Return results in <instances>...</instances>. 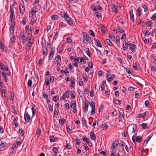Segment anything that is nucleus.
<instances>
[{
    "label": "nucleus",
    "mask_w": 156,
    "mask_h": 156,
    "mask_svg": "<svg viewBox=\"0 0 156 156\" xmlns=\"http://www.w3.org/2000/svg\"><path fill=\"white\" fill-rule=\"evenodd\" d=\"M119 144V141L117 140H115L112 143V146L110 147V149L112 150V149L115 148L116 147H117Z\"/></svg>",
    "instance_id": "8"
},
{
    "label": "nucleus",
    "mask_w": 156,
    "mask_h": 156,
    "mask_svg": "<svg viewBox=\"0 0 156 156\" xmlns=\"http://www.w3.org/2000/svg\"><path fill=\"white\" fill-rule=\"evenodd\" d=\"M143 8L144 9V11L145 12H146L148 10V7L145 5L143 6Z\"/></svg>",
    "instance_id": "45"
},
{
    "label": "nucleus",
    "mask_w": 156,
    "mask_h": 156,
    "mask_svg": "<svg viewBox=\"0 0 156 156\" xmlns=\"http://www.w3.org/2000/svg\"><path fill=\"white\" fill-rule=\"evenodd\" d=\"M113 102L116 104L120 105L121 104V101L118 99L115 98L113 99Z\"/></svg>",
    "instance_id": "20"
},
{
    "label": "nucleus",
    "mask_w": 156,
    "mask_h": 156,
    "mask_svg": "<svg viewBox=\"0 0 156 156\" xmlns=\"http://www.w3.org/2000/svg\"><path fill=\"white\" fill-rule=\"evenodd\" d=\"M137 127L135 126V125H134L133 126V131H132V132L133 133H134L136 131V129H137Z\"/></svg>",
    "instance_id": "50"
},
{
    "label": "nucleus",
    "mask_w": 156,
    "mask_h": 156,
    "mask_svg": "<svg viewBox=\"0 0 156 156\" xmlns=\"http://www.w3.org/2000/svg\"><path fill=\"white\" fill-rule=\"evenodd\" d=\"M38 11V10H36L34 9H32L30 12L29 15H31V17L35 15L36 12Z\"/></svg>",
    "instance_id": "19"
},
{
    "label": "nucleus",
    "mask_w": 156,
    "mask_h": 156,
    "mask_svg": "<svg viewBox=\"0 0 156 156\" xmlns=\"http://www.w3.org/2000/svg\"><path fill=\"white\" fill-rule=\"evenodd\" d=\"M2 75L3 79L5 82H8L9 81V79L7 77L5 73V72H2Z\"/></svg>",
    "instance_id": "18"
},
{
    "label": "nucleus",
    "mask_w": 156,
    "mask_h": 156,
    "mask_svg": "<svg viewBox=\"0 0 156 156\" xmlns=\"http://www.w3.org/2000/svg\"><path fill=\"white\" fill-rule=\"evenodd\" d=\"M89 34L90 35H92L93 36H95V34H94V32L91 30H89Z\"/></svg>",
    "instance_id": "56"
},
{
    "label": "nucleus",
    "mask_w": 156,
    "mask_h": 156,
    "mask_svg": "<svg viewBox=\"0 0 156 156\" xmlns=\"http://www.w3.org/2000/svg\"><path fill=\"white\" fill-rule=\"evenodd\" d=\"M151 137H150L149 139H148L147 140V141H144V144H143V145H144V146H146L147 144V143L148 142V141L150 140V139H151Z\"/></svg>",
    "instance_id": "47"
},
{
    "label": "nucleus",
    "mask_w": 156,
    "mask_h": 156,
    "mask_svg": "<svg viewBox=\"0 0 156 156\" xmlns=\"http://www.w3.org/2000/svg\"><path fill=\"white\" fill-rule=\"evenodd\" d=\"M60 15L62 17H64L65 19L67 18L68 16V15L66 14L65 12H61Z\"/></svg>",
    "instance_id": "23"
},
{
    "label": "nucleus",
    "mask_w": 156,
    "mask_h": 156,
    "mask_svg": "<svg viewBox=\"0 0 156 156\" xmlns=\"http://www.w3.org/2000/svg\"><path fill=\"white\" fill-rule=\"evenodd\" d=\"M36 19L32 18V19L31 20V22L32 23V25H33L34 23L36 21Z\"/></svg>",
    "instance_id": "58"
},
{
    "label": "nucleus",
    "mask_w": 156,
    "mask_h": 156,
    "mask_svg": "<svg viewBox=\"0 0 156 156\" xmlns=\"http://www.w3.org/2000/svg\"><path fill=\"white\" fill-rule=\"evenodd\" d=\"M119 118L120 119L119 120V122H120L121 120H122L124 119V115L123 114V112H122L119 111Z\"/></svg>",
    "instance_id": "14"
},
{
    "label": "nucleus",
    "mask_w": 156,
    "mask_h": 156,
    "mask_svg": "<svg viewBox=\"0 0 156 156\" xmlns=\"http://www.w3.org/2000/svg\"><path fill=\"white\" fill-rule=\"evenodd\" d=\"M52 151H53L54 153H55V154H54L55 156H56L57 155V154L56 153L58 151V149L56 147H54L52 149Z\"/></svg>",
    "instance_id": "37"
},
{
    "label": "nucleus",
    "mask_w": 156,
    "mask_h": 156,
    "mask_svg": "<svg viewBox=\"0 0 156 156\" xmlns=\"http://www.w3.org/2000/svg\"><path fill=\"white\" fill-rule=\"evenodd\" d=\"M49 138L51 142H55L58 141L57 138L53 136H50Z\"/></svg>",
    "instance_id": "15"
},
{
    "label": "nucleus",
    "mask_w": 156,
    "mask_h": 156,
    "mask_svg": "<svg viewBox=\"0 0 156 156\" xmlns=\"http://www.w3.org/2000/svg\"><path fill=\"white\" fill-rule=\"evenodd\" d=\"M137 11L138 13V14L140 16L142 15L141 10L140 8H139L137 10Z\"/></svg>",
    "instance_id": "54"
},
{
    "label": "nucleus",
    "mask_w": 156,
    "mask_h": 156,
    "mask_svg": "<svg viewBox=\"0 0 156 156\" xmlns=\"http://www.w3.org/2000/svg\"><path fill=\"white\" fill-rule=\"evenodd\" d=\"M126 38V34L125 33L123 34L121 37V39L122 40H123V39H125Z\"/></svg>",
    "instance_id": "49"
},
{
    "label": "nucleus",
    "mask_w": 156,
    "mask_h": 156,
    "mask_svg": "<svg viewBox=\"0 0 156 156\" xmlns=\"http://www.w3.org/2000/svg\"><path fill=\"white\" fill-rule=\"evenodd\" d=\"M113 6L112 7V11L114 12H116L118 7L115 6L114 4H113Z\"/></svg>",
    "instance_id": "28"
},
{
    "label": "nucleus",
    "mask_w": 156,
    "mask_h": 156,
    "mask_svg": "<svg viewBox=\"0 0 156 156\" xmlns=\"http://www.w3.org/2000/svg\"><path fill=\"white\" fill-rule=\"evenodd\" d=\"M89 104L92 108L90 114L91 115H93L95 113V103L94 102L92 101L91 102H90Z\"/></svg>",
    "instance_id": "3"
},
{
    "label": "nucleus",
    "mask_w": 156,
    "mask_h": 156,
    "mask_svg": "<svg viewBox=\"0 0 156 156\" xmlns=\"http://www.w3.org/2000/svg\"><path fill=\"white\" fill-rule=\"evenodd\" d=\"M70 96L71 98L73 99H74L75 98V93L74 91L73 90L71 91V94Z\"/></svg>",
    "instance_id": "40"
},
{
    "label": "nucleus",
    "mask_w": 156,
    "mask_h": 156,
    "mask_svg": "<svg viewBox=\"0 0 156 156\" xmlns=\"http://www.w3.org/2000/svg\"><path fill=\"white\" fill-rule=\"evenodd\" d=\"M14 5H12L11 6H10V14H14Z\"/></svg>",
    "instance_id": "29"
},
{
    "label": "nucleus",
    "mask_w": 156,
    "mask_h": 156,
    "mask_svg": "<svg viewBox=\"0 0 156 156\" xmlns=\"http://www.w3.org/2000/svg\"><path fill=\"white\" fill-rule=\"evenodd\" d=\"M109 36H110V37L112 40V41L114 40L115 37L113 34H110Z\"/></svg>",
    "instance_id": "46"
},
{
    "label": "nucleus",
    "mask_w": 156,
    "mask_h": 156,
    "mask_svg": "<svg viewBox=\"0 0 156 156\" xmlns=\"http://www.w3.org/2000/svg\"><path fill=\"white\" fill-rule=\"evenodd\" d=\"M146 115V112L143 113L142 114H138L137 115V117L139 118L142 117L143 118H144L145 116Z\"/></svg>",
    "instance_id": "26"
},
{
    "label": "nucleus",
    "mask_w": 156,
    "mask_h": 156,
    "mask_svg": "<svg viewBox=\"0 0 156 156\" xmlns=\"http://www.w3.org/2000/svg\"><path fill=\"white\" fill-rule=\"evenodd\" d=\"M142 137L140 136H137L136 138V141L138 142H140L142 140Z\"/></svg>",
    "instance_id": "31"
},
{
    "label": "nucleus",
    "mask_w": 156,
    "mask_h": 156,
    "mask_svg": "<svg viewBox=\"0 0 156 156\" xmlns=\"http://www.w3.org/2000/svg\"><path fill=\"white\" fill-rule=\"evenodd\" d=\"M14 29L12 28H9V31L11 34L13 35L14 32Z\"/></svg>",
    "instance_id": "60"
},
{
    "label": "nucleus",
    "mask_w": 156,
    "mask_h": 156,
    "mask_svg": "<svg viewBox=\"0 0 156 156\" xmlns=\"http://www.w3.org/2000/svg\"><path fill=\"white\" fill-rule=\"evenodd\" d=\"M70 92V91L69 90H67L66 93L65 94L66 95V97L68 98L69 97V93Z\"/></svg>",
    "instance_id": "55"
},
{
    "label": "nucleus",
    "mask_w": 156,
    "mask_h": 156,
    "mask_svg": "<svg viewBox=\"0 0 156 156\" xmlns=\"http://www.w3.org/2000/svg\"><path fill=\"white\" fill-rule=\"evenodd\" d=\"M105 42L110 46H112L113 45L112 43L109 39H106L105 41Z\"/></svg>",
    "instance_id": "22"
},
{
    "label": "nucleus",
    "mask_w": 156,
    "mask_h": 156,
    "mask_svg": "<svg viewBox=\"0 0 156 156\" xmlns=\"http://www.w3.org/2000/svg\"><path fill=\"white\" fill-rule=\"evenodd\" d=\"M90 137L91 139L95 140L96 139V136L93 133H90Z\"/></svg>",
    "instance_id": "27"
},
{
    "label": "nucleus",
    "mask_w": 156,
    "mask_h": 156,
    "mask_svg": "<svg viewBox=\"0 0 156 156\" xmlns=\"http://www.w3.org/2000/svg\"><path fill=\"white\" fill-rule=\"evenodd\" d=\"M19 9L20 13L21 14H23L24 13L25 9L24 6L22 4H20L19 5Z\"/></svg>",
    "instance_id": "9"
},
{
    "label": "nucleus",
    "mask_w": 156,
    "mask_h": 156,
    "mask_svg": "<svg viewBox=\"0 0 156 156\" xmlns=\"http://www.w3.org/2000/svg\"><path fill=\"white\" fill-rule=\"evenodd\" d=\"M48 108L49 110L51 112H52L53 110V107L51 104L49 105Z\"/></svg>",
    "instance_id": "59"
},
{
    "label": "nucleus",
    "mask_w": 156,
    "mask_h": 156,
    "mask_svg": "<svg viewBox=\"0 0 156 156\" xmlns=\"http://www.w3.org/2000/svg\"><path fill=\"white\" fill-rule=\"evenodd\" d=\"M83 41L86 44H87L88 43L90 44L93 43V41L90 38L88 35L87 36L85 33H84L83 35Z\"/></svg>",
    "instance_id": "2"
},
{
    "label": "nucleus",
    "mask_w": 156,
    "mask_h": 156,
    "mask_svg": "<svg viewBox=\"0 0 156 156\" xmlns=\"http://www.w3.org/2000/svg\"><path fill=\"white\" fill-rule=\"evenodd\" d=\"M129 50L132 52L135 53L136 51L135 50L136 48V45L134 44L129 43Z\"/></svg>",
    "instance_id": "4"
},
{
    "label": "nucleus",
    "mask_w": 156,
    "mask_h": 156,
    "mask_svg": "<svg viewBox=\"0 0 156 156\" xmlns=\"http://www.w3.org/2000/svg\"><path fill=\"white\" fill-rule=\"evenodd\" d=\"M51 18L54 20H57L58 19V16L52 15L51 16Z\"/></svg>",
    "instance_id": "33"
},
{
    "label": "nucleus",
    "mask_w": 156,
    "mask_h": 156,
    "mask_svg": "<svg viewBox=\"0 0 156 156\" xmlns=\"http://www.w3.org/2000/svg\"><path fill=\"white\" fill-rule=\"evenodd\" d=\"M152 71L155 72L156 71V67L154 66H152L151 69Z\"/></svg>",
    "instance_id": "64"
},
{
    "label": "nucleus",
    "mask_w": 156,
    "mask_h": 156,
    "mask_svg": "<svg viewBox=\"0 0 156 156\" xmlns=\"http://www.w3.org/2000/svg\"><path fill=\"white\" fill-rule=\"evenodd\" d=\"M125 69L126 72L128 73L129 76H131L130 75H132V74L129 68L128 67H126Z\"/></svg>",
    "instance_id": "25"
},
{
    "label": "nucleus",
    "mask_w": 156,
    "mask_h": 156,
    "mask_svg": "<svg viewBox=\"0 0 156 156\" xmlns=\"http://www.w3.org/2000/svg\"><path fill=\"white\" fill-rule=\"evenodd\" d=\"M66 97L65 94H63L60 98L61 100H64L65 98Z\"/></svg>",
    "instance_id": "63"
},
{
    "label": "nucleus",
    "mask_w": 156,
    "mask_h": 156,
    "mask_svg": "<svg viewBox=\"0 0 156 156\" xmlns=\"http://www.w3.org/2000/svg\"><path fill=\"white\" fill-rule=\"evenodd\" d=\"M55 51V47H53L50 51V54L49 56V59L51 60L53 58Z\"/></svg>",
    "instance_id": "5"
},
{
    "label": "nucleus",
    "mask_w": 156,
    "mask_h": 156,
    "mask_svg": "<svg viewBox=\"0 0 156 156\" xmlns=\"http://www.w3.org/2000/svg\"><path fill=\"white\" fill-rule=\"evenodd\" d=\"M145 24L147 26H149L150 27H152L153 25V23L151 22H146Z\"/></svg>",
    "instance_id": "38"
},
{
    "label": "nucleus",
    "mask_w": 156,
    "mask_h": 156,
    "mask_svg": "<svg viewBox=\"0 0 156 156\" xmlns=\"http://www.w3.org/2000/svg\"><path fill=\"white\" fill-rule=\"evenodd\" d=\"M2 83L1 82V92L2 93V98L4 101L5 104H6V101L8 100V96L6 88L2 85Z\"/></svg>",
    "instance_id": "1"
},
{
    "label": "nucleus",
    "mask_w": 156,
    "mask_h": 156,
    "mask_svg": "<svg viewBox=\"0 0 156 156\" xmlns=\"http://www.w3.org/2000/svg\"><path fill=\"white\" fill-rule=\"evenodd\" d=\"M20 38L21 39L22 42L24 43L26 40V38L25 37V36L22 34H20Z\"/></svg>",
    "instance_id": "17"
},
{
    "label": "nucleus",
    "mask_w": 156,
    "mask_h": 156,
    "mask_svg": "<svg viewBox=\"0 0 156 156\" xmlns=\"http://www.w3.org/2000/svg\"><path fill=\"white\" fill-rule=\"evenodd\" d=\"M59 99V97L57 95V96H54L53 97V98H52V100L55 102H56Z\"/></svg>",
    "instance_id": "36"
},
{
    "label": "nucleus",
    "mask_w": 156,
    "mask_h": 156,
    "mask_svg": "<svg viewBox=\"0 0 156 156\" xmlns=\"http://www.w3.org/2000/svg\"><path fill=\"white\" fill-rule=\"evenodd\" d=\"M82 122L83 125H84L85 127L87 128V125L86 122V120L84 117L82 118Z\"/></svg>",
    "instance_id": "21"
},
{
    "label": "nucleus",
    "mask_w": 156,
    "mask_h": 156,
    "mask_svg": "<svg viewBox=\"0 0 156 156\" xmlns=\"http://www.w3.org/2000/svg\"><path fill=\"white\" fill-rule=\"evenodd\" d=\"M111 76L108 78V80L109 81H111L112 80L113 78L115 77V75L114 74H112L111 75Z\"/></svg>",
    "instance_id": "34"
},
{
    "label": "nucleus",
    "mask_w": 156,
    "mask_h": 156,
    "mask_svg": "<svg viewBox=\"0 0 156 156\" xmlns=\"http://www.w3.org/2000/svg\"><path fill=\"white\" fill-rule=\"evenodd\" d=\"M156 18V13H154L153 15L151 17V19L152 20H154Z\"/></svg>",
    "instance_id": "62"
},
{
    "label": "nucleus",
    "mask_w": 156,
    "mask_h": 156,
    "mask_svg": "<svg viewBox=\"0 0 156 156\" xmlns=\"http://www.w3.org/2000/svg\"><path fill=\"white\" fill-rule=\"evenodd\" d=\"M118 29L119 31V32L120 33H122L124 32V30L121 28L118 27Z\"/></svg>",
    "instance_id": "57"
},
{
    "label": "nucleus",
    "mask_w": 156,
    "mask_h": 156,
    "mask_svg": "<svg viewBox=\"0 0 156 156\" xmlns=\"http://www.w3.org/2000/svg\"><path fill=\"white\" fill-rule=\"evenodd\" d=\"M108 127V126L106 124H103L101 128H102L103 129H107Z\"/></svg>",
    "instance_id": "43"
},
{
    "label": "nucleus",
    "mask_w": 156,
    "mask_h": 156,
    "mask_svg": "<svg viewBox=\"0 0 156 156\" xmlns=\"http://www.w3.org/2000/svg\"><path fill=\"white\" fill-rule=\"evenodd\" d=\"M41 129H38L36 131V134L37 135V136L39 137L41 135Z\"/></svg>",
    "instance_id": "41"
},
{
    "label": "nucleus",
    "mask_w": 156,
    "mask_h": 156,
    "mask_svg": "<svg viewBox=\"0 0 156 156\" xmlns=\"http://www.w3.org/2000/svg\"><path fill=\"white\" fill-rule=\"evenodd\" d=\"M24 116L25 121L27 122H29L30 120V116L27 113L24 114Z\"/></svg>",
    "instance_id": "7"
},
{
    "label": "nucleus",
    "mask_w": 156,
    "mask_h": 156,
    "mask_svg": "<svg viewBox=\"0 0 156 156\" xmlns=\"http://www.w3.org/2000/svg\"><path fill=\"white\" fill-rule=\"evenodd\" d=\"M139 126H141L143 129H147L149 128V127L148 126L147 124L146 123H143V124H140L139 125Z\"/></svg>",
    "instance_id": "16"
},
{
    "label": "nucleus",
    "mask_w": 156,
    "mask_h": 156,
    "mask_svg": "<svg viewBox=\"0 0 156 156\" xmlns=\"http://www.w3.org/2000/svg\"><path fill=\"white\" fill-rule=\"evenodd\" d=\"M84 112H87L88 111V108L89 106L88 102V101H85L84 103Z\"/></svg>",
    "instance_id": "11"
},
{
    "label": "nucleus",
    "mask_w": 156,
    "mask_h": 156,
    "mask_svg": "<svg viewBox=\"0 0 156 156\" xmlns=\"http://www.w3.org/2000/svg\"><path fill=\"white\" fill-rule=\"evenodd\" d=\"M66 122V120L65 119H60L59 120V122L61 124H63Z\"/></svg>",
    "instance_id": "48"
},
{
    "label": "nucleus",
    "mask_w": 156,
    "mask_h": 156,
    "mask_svg": "<svg viewBox=\"0 0 156 156\" xmlns=\"http://www.w3.org/2000/svg\"><path fill=\"white\" fill-rule=\"evenodd\" d=\"M19 135L21 136H22L24 135V132L22 129H20L19 131Z\"/></svg>",
    "instance_id": "32"
},
{
    "label": "nucleus",
    "mask_w": 156,
    "mask_h": 156,
    "mask_svg": "<svg viewBox=\"0 0 156 156\" xmlns=\"http://www.w3.org/2000/svg\"><path fill=\"white\" fill-rule=\"evenodd\" d=\"M32 81L31 80H29L27 83V85L28 87H32Z\"/></svg>",
    "instance_id": "44"
},
{
    "label": "nucleus",
    "mask_w": 156,
    "mask_h": 156,
    "mask_svg": "<svg viewBox=\"0 0 156 156\" xmlns=\"http://www.w3.org/2000/svg\"><path fill=\"white\" fill-rule=\"evenodd\" d=\"M76 106V101H72L71 103V108H74Z\"/></svg>",
    "instance_id": "24"
},
{
    "label": "nucleus",
    "mask_w": 156,
    "mask_h": 156,
    "mask_svg": "<svg viewBox=\"0 0 156 156\" xmlns=\"http://www.w3.org/2000/svg\"><path fill=\"white\" fill-rule=\"evenodd\" d=\"M67 23L70 25L72 26L73 25V21L71 20V18L68 16L67 18L65 19Z\"/></svg>",
    "instance_id": "6"
},
{
    "label": "nucleus",
    "mask_w": 156,
    "mask_h": 156,
    "mask_svg": "<svg viewBox=\"0 0 156 156\" xmlns=\"http://www.w3.org/2000/svg\"><path fill=\"white\" fill-rule=\"evenodd\" d=\"M67 141H66V142H67ZM66 148L68 150H70L71 149V147L70 144L68 143H66Z\"/></svg>",
    "instance_id": "42"
},
{
    "label": "nucleus",
    "mask_w": 156,
    "mask_h": 156,
    "mask_svg": "<svg viewBox=\"0 0 156 156\" xmlns=\"http://www.w3.org/2000/svg\"><path fill=\"white\" fill-rule=\"evenodd\" d=\"M101 31L104 33H105L107 31V28L105 26H102L101 28Z\"/></svg>",
    "instance_id": "30"
},
{
    "label": "nucleus",
    "mask_w": 156,
    "mask_h": 156,
    "mask_svg": "<svg viewBox=\"0 0 156 156\" xmlns=\"http://www.w3.org/2000/svg\"><path fill=\"white\" fill-rule=\"evenodd\" d=\"M7 145V144L5 142L2 141L1 143V146L2 147H4L6 146Z\"/></svg>",
    "instance_id": "39"
},
{
    "label": "nucleus",
    "mask_w": 156,
    "mask_h": 156,
    "mask_svg": "<svg viewBox=\"0 0 156 156\" xmlns=\"http://www.w3.org/2000/svg\"><path fill=\"white\" fill-rule=\"evenodd\" d=\"M48 50L47 48H46L45 50H43V54L44 55H46L47 54Z\"/></svg>",
    "instance_id": "51"
},
{
    "label": "nucleus",
    "mask_w": 156,
    "mask_h": 156,
    "mask_svg": "<svg viewBox=\"0 0 156 156\" xmlns=\"http://www.w3.org/2000/svg\"><path fill=\"white\" fill-rule=\"evenodd\" d=\"M130 16L131 20L133 21V23H134V16L133 12V9H131L129 13Z\"/></svg>",
    "instance_id": "10"
},
{
    "label": "nucleus",
    "mask_w": 156,
    "mask_h": 156,
    "mask_svg": "<svg viewBox=\"0 0 156 156\" xmlns=\"http://www.w3.org/2000/svg\"><path fill=\"white\" fill-rule=\"evenodd\" d=\"M95 44L97 47L102 48V46L100 41L98 40L94 39Z\"/></svg>",
    "instance_id": "12"
},
{
    "label": "nucleus",
    "mask_w": 156,
    "mask_h": 156,
    "mask_svg": "<svg viewBox=\"0 0 156 156\" xmlns=\"http://www.w3.org/2000/svg\"><path fill=\"white\" fill-rule=\"evenodd\" d=\"M112 150L111 151V156H114L115 153L116 149L115 148L112 149Z\"/></svg>",
    "instance_id": "35"
},
{
    "label": "nucleus",
    "mask_w": 156,
    "mask_h": 156,
    "mask_svg": "<svg viewBox=\"0 0 156 156\" xmlns=\"http://www.w3.org/2000/svg\"><path fill=\"white\" fill-rule=\"evenodd\" d=\"M1 69L4 71H8V68L4 65L3 64L1 63Z\"/></svg>",
    "instance_id": "13"
},
{
    "label": "nucleus",
    "mask_w": 156,
    "mask_h": 156,
    "mask_svg": "<svg viewBox=\"0 0 156 156\" xmlns=\"http://www.w3.org/2000/svg\"><path fill=\"white\" fill-rule=\"evenodd\" d=\"M91 7L92 9L95 12H97L98 11V9L94 6L91 5Z\"/></svg>",
    "instance_id": "53"
},
{
    "label": "nucleus",
    "mask_w": 156,
    "mask_h": 156,
    "mask_svg": "<svg viewBox=\"0 0 156 156\" xmlns=\"http://www.w3.org/2000/svg\"><path fill=\"white\" fill-rule=\"evenodd\" d=\"M104 86L101 85L99 88V90L100 91H102L105 89Z\"/></svg>",
    "instance_id": "52"
},
{
    "label": "nucleus",
    "mask_w": 156,
    "mask_h": 156,
    "mask_svg": "<svg viewBox=\"0 0 156 156\" xmlns=\"http://www.w3.org/2000/svg\"><path fill=\"white\" fill-rule=\"evenodd\" d=\"M26 22V18L24 17L23 18L22 20V23L23 25H24L25 24Z\"/></svg>",
    "instance_id": "61"
}]
</instances>
